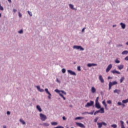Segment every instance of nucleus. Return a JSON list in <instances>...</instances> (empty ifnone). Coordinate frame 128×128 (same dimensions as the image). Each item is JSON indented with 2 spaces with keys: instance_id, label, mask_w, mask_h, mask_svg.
I'll return each mask as SVG.
<instances>
[{
  "instance_id": "obj_59",
  "label": "nucleus",
  "mask_w": 128,
  "mask_h": 128,
  "mask_svg": "<svg viewBox=\"0 0 128 128\" xmlns=\"http://www.w3.org/2000/svg\"><path fill=\"white\" fill-rule=\"evenodd\" d=\"M122 108H124L126 106V105L124 104H122Z\"/></svg>"
},
{
  "instance_id": "obj_49",
  "label": "nucleus",
  "mask_w": 128,
  "mask_h": 128,
  "mask_svg": "<svg viewBox=\"0 0 128 128\" xmlns=\"http://www.w3.org/2000/svg\"><path fill=\"white\" fill-rule=\"evenodd\" d=\"M18 16H20V18H22V14H20V12H18Z\"/></svg>"
},
{
  "instance_id": "obj_21",
  "label": "nucleus",
  "mask_w": 128,
  "mask_h": 128,
  "mask_svg": "<svg viewBox=\"0 0 128 128\" xmlns=\"http://www.w3.org/2000/svg\"><path fill=\"white\" fill-rule=\"evenodd\" d=\"M69 6L70 8H72V10H76V8H74V5L70 4Z\"/></svg>"
},
{
  "instance_id": "obj_26",
  "label": "nucleus",
  "mask_w": 128,
  "mask_h": 128,
  "mask_svg": "<svg viewBox=\"0 0 128 128\" xmlns=\"http://www.w3.org/2000/svg\"><path fill=\"white\" fill-rule=\"evenodd\" d=\"M112 128H118V125H116V124H113L112 125H111Z\"/></svg>"
},
{
  "instance_id": "obj_55",
  "label": "nucleus",
  "mask_w": 128,
  "mask_h": 128,
  "mask_svg": "<svg viewBox=\"0 0 128 128\" xmlns=\"http://www.w3.org/2000/svg\"><path fill=\"white\" fill-rule=\"evenodd\" d=\"M7 114L10 115V111L7 112Z\"/></svg>"
},
{
  "instance_id": "obj_11",
  "label": "nucleus",
  "mask_w": 128,
  "mask_h": 128,
  "mask_svg": "<svg viewBox=\"0 0 128 128\" xmlns=\"http://www.w3.org/2000/svg\"><path fill=\"white\" fill-rule=\"evenodd\" d=\"M111 72H112V74H120V72L116 70H113L112 71H111Z\"/></svg>"
},
{
  "instance_id": "obj_5",
  "label": "nucleus",
  "mask_w": 128,
  "mask_h": 128,
  "mask_svg": "<svg viewBox=\"0 0 128 128\" xmlns=\"http://www.w3.org/2000/svg\"><path fill=\"white\" fill-rule=\"evenodd\" d=\"M112 64H109L106 69V72H108L110 70H112Z\"/></svg>"
},
{
  "instance_id": "obj_42",
  "label": "nucleus",
  "mask_w": 128,
  "mask_h": 128,
  "mask_svg": "<svg viewBox=\"0 0 128 128\" xmlns=\"http://www.w3.org/2000/svg\"><path fill=\"white\" fill-rule=\"evenodd\" d=\"M86 114H93L94 112H86Z\"/></svg>"
},
{
  "instance_id": "obj_39",
  "label": "nucleus",
  "mask_w": 128,
  "mask_h": 128,
  "mask_svg": "<svg viewBox=\"0 0 128 128\" xmlns=\"http://www.w3.org/2000/svg\"><path fill=\"white\" fill-rule=\"evenodd\" d=\"M98 102V97H97L96 100V103Z\"/></svg>"
},
{
  "instance_id": "obj_23",
  "label": "nucleus",
  "mask_w": 128,
  "mask_h": 128,
  "mask_svg": "<svg viewBox=\"0 0 128 128\" xmlns=\"http://www.w3.org/2000/svg\"><path fill=\"white\" fill-rule=\"evenodd\" d=\"M122 104H128V98L126 99L125 100H122Z\"/></svg>"
},
{
  "instance_id": "obj_28",
  "label": "nucleus",
  "mask_w": 128,
  "mask_h": 128,
  "mask_svg": "<svg viewBox=\"0 0 128 128\" xmlns=\"http://www.w3.org/2000/svg\"><path fill=\"white\" fill-rule=\"evenodd\" d=\"M124 80V78L123 76V77H122L120 79V83L122 82Z\"/></svg>"
},
{
  "instance_id": "obj_41",
  "label": "nucleus",
  "mask_w": 128,
  "mask_h": 128,
  "mask_svg": "<svg viewBox=\"0 0 128 128\" xmlns=\"http://www.w3.org/2000/svg\"><path fill=\"white\" fill-rule=\"evenodd\" d=\"M98 118H96L95 119H94V122H98Z\"/></svg>"
},
{
  "instance_id": "obj_4",
  "label": "nucleus",
  "mask_w": 128,
  "mask_h": 128,
  "mask_svg": "<svg viewBox=\"0 0 128 128\" xmlns=\"http://www.w3.org/2000/svg\"><path fill=\"white\" fill-rule=\"evenodd\" d=\"M94 101L90 100V102H88L87 104L85 106L86 108H88V106H94Z\"/></svg>"
},
{
  "instance_id": "obj_61",
  "label": "nucleus",
  "mask_w": 128,
  "mask_h": 128,
  "mask_svg": "<svg viewBox=\"0 0 128 128\" xmlns=\"http://www.w3.org/2000/svg\"><path fill=\"white\" fill-rule=\"evenodd\" d=\"M3 128H6V126H3Z\"/></svg>"
},
{
  "instance_id": "obj_36",
  "label": "nucleus",
  "mask_w": 128,
  "mask_h": 128,
  "mask_svg": "<svg viewBox=\"0 0 128 128\" xmlns=\"http://www.w3.org/2000/svg\"><path fill=\"white\" fill-rule=\"evenodd\" d=\"M54 128H64V126H58L56 127H54Z\"/></svg>"
},
{
  "instance_id": "obj_8",
  "label": "nucleus",
  "mask_w": 128,
  "mask_h": 128,
  "mask_svg": "<svg viewBox=\"0 0 128 128\" xmlns=\"http://www.w3.org/2000/svg\"><path fill=\"white\" fill-rule=\"evenodd\" d=\"M68 74H71L72 76H76V72L72 71V70H68Z\"/></svg>"
},
{
  "instance_id": "obj_51",
  "label": "nucleus",
  "mask_w": 128,
  "mask_h": 128,
  "mask_svg": "<svg viewBox=\"0 0 128 128\" xmlns=\"http://www.w3.org/2000/svg\"><path fill=\"white\" fill-rule=\"evenodd\" d=\"M62 120H66V117L64 116L62 117Z\"/></svg>"
},
{
  "instance_id": "obj_6",
  "label": "nucleus",
  "mask_w": 128,
  "mask_h": 128,
  "mask_svg": "<svg viewBox=\"0 0 128 128\" xmlns=\"http://www.w3.org/2000/svg\"><path fill=\"white\" fill-rule=\"evenodd\" d=\"M76 126H80V128H86V126L82 123L80 122H76Z\"/></svg>"
},
{
  "instance_id": "obj_30",
  "label": "nucleus",
  "mask_w": 128,
  "mask_h": 128,
  "mask_svg": "<svg viewBox=\"0 0 128 128\" xmlns=\"http://www.w3.org/2000/svg\"><path fill=\"white\" fill-rule=\"evenodd\" d=\"M82 118H84L82 117H76L75 118V120H82Z\"/></svg>"
},
{
  "instance_id": "obj_48",
  "label": "nucleus",
  "mask_w": 128,
  "mask_h": 128,
  "mask_svg": "<svg viewBox=\"0 0 128 128\" xmlns=\"http://www.w3.org/2000/svg\"><path fill=\"white\" fill-rule=\"evenodd\" d=\"M77 68H78V70L80 71V66H78Z\"/></svg>"
},
{
  "instance_id": "obj_13",
  "label": "nucleus",
  "mask_w": 128,
  "mask_h": 128,
  "mask_svg": "<svg viewBox=\"0 0 128 128\" xmlns=\"http://www.w3.org/2000/svg\"><path fill=\"white\" fill-rule=\"evenodd\" d=\"M102 104H104V106H105V109L108 110V105H106V100H104L102 102Z\"/></svg>"
},
{
  "instance_id": "obj_14",
  "label": "nucleus",
  "mask_w": 128,
  "mask_h": 128,
  "mask_svg": "<svg viewBox=\"0 0 128 128\" xmlns=\"http://www.w3.org/2000/svg\"><path fill=\"white\" fill-rule=\"evenodd\" d=\"M114 94H120V90L116 89L114 91Z\"/></svg>"
},
{
  "instance_id": "obj_60",
  "label": "nucleus",
  "mask_w": 128,
  "mask_h": 128,
  "mask_svg": "<svg viewBox=\"0 0 128 128\" xmlns=\"http://www.w3.org/2000/svg\"><path fill=\"white\" fill-rule=\"evenodd\" d=\"M9 2H12V0H8Z\"/></svg>"
},
{
  "instance_id": "obj_2",
  "label": "nucleus",
  "mask_w": 128,
  "mask_h": 128,
  "mask_svg": "<svg viewBox=\"0 0 128 128\" xmlns=\"http://www.w3.org/2000/svg\"><path fill=\"white\" fill-rule=\"evenodd\" d=\"M40 116L41 120L42 122H44V120H46L48 119V118L44 114H40Z\"/></svg>"
},
{
  "instance_id": "obj_9",
  "label": "nucleus",
  "mask_w": 128,
  "mask_h": 128,
  "mask_svg": "<svg viewBox=\"0 0 128 128\" xmlns=\"http://www.w3.org/2000/svg\"><path fill=\"white\" fill-rule=\"evenodd\" d=\"M87 66L88 68H90L91 66H96L97 64H88Z\"/></svg>"
},
{
  "instance_id": "obj_50",
  "label": "nucleus",
  "mask_w": 128,
  "mask_h": 128,
  "mask_svg": "<svg viewBox=\"0 0 128 128\" xmlns=\"http://www.w3.org/2000/svg\"><path fill=\"white\" fill-rule=\"evenodd\" d=\"M39 92H44V89H40V90H39Z\"/></svg>"
},
{
  "instance_id": "obj_43",
  "label": "nucleus",
  "mask_w": 128,
  "mask_h": 128,
  "mask_svg": "<svg viewBox=\"0 0 128 128\" xmlns=\"http://www.w3.org/2000/svg\"><path fill=\"white\" fill-rule=\"evenodd\" d=\"M62 72H63V74L66 72V70L64 68L62 69Z\"/></svg>"
},
{
  "instance_id": "obj_3",
  "label": "nucleus",
  "mask_w": 128,
  "mask_h": 128,
  "mask_svg": "<svg viewBox=\"0 0 128 128\" xmlns=\"http://www.w3.org/2000/svg\"><path fill=\"white\" fill-rule=\"evenodd\" d=\"M73 48H76V50H84V49L81 46H74Z\"/></svg>"
},
{
  "instance_id": "obj_17",
  "label": "nucleus",
  "mask_w": 128,
  "mask_h": 128,
  "mask_svg": "<svg viewBox=\"0 0 128 128\" xmlns=\"http://www.w3.org/2000/svg\"><path fill=\"white\" fill-rule=\"evenodd\" d=\"M120 122L121 124V128H126V127H124V121L120 120Z\"/></svg>"
},
{
  "instance_id": "obj_27",
  "label": "nucleus",
  "mask_w": 128,
  "mask_h": 128,
  "mask_svg": "<svg viewBox=\"0 0 128 128\" xmlns=\"http://www.w3.org/2000/svg\"><path fill=\"white\" fill-rule=\"evenodd\" d=\"M128 50H124L123 52H122V54H128Z\"/></svg>"
},
{
  "instance_id": "obj_52",
  "label": "nucleus",
  "mask_w": 128,
  "mask_h": 128,
  "mask_svg": "<svg viewBox=\"0 0 128 128\" xmlns=\"http://www.w3.org/2000/svg\"><path fill=\"white\" fill-rule=\"evenodd\" d=\"M56 82H58V84H60V81L58 80V78H56Z\"/></svg>"
},
{
  "instance_id": "obj_44",
  "label": "nucleus",
  "mask_w": 128,
  "mask_h": 128,
  "mask_svg": "<svg viewBox=\"0 0 128 128\" xmlns=\"http://www.w3.org/2000/svg\"><path fill=\"white\" fill-rule=\"evenodd\" d=\"M24 32V30H21L20 31L18 32L19 34H22Z\"/></svg>"
},
{
  "instance_id": "obj_45",
  "label": "nucleus",
  "mask_w": 128,
  "mask_h": 128,
  "mask_svg": "<svg viewBox=\"0 0 128 128\" xmlns=\"http://www.w3.org/2000/svg\"><path fill=\"white\" fill-rule=\"evenodd\" d=\"M36 88L40 91V86H36Z\"/></svg>"
},
{
  "instance_id": "obj_18",
  "label": "nucleus",
  "mask_w": 128,
  "mask_h": 128,
  "mask_svg": "<svg viewBox=\"0 0 128 128\" xmlns=\"http://www.w3.org/2000/svg\"><path fill=\"white\" fill-rule=\"evenodd\" d=\"M118 70H122V68H124V65L123 64H121V65H120L118 66Z\"/></svg>"
},
{
  "instance_id": "obj_24",
  "label": "nucleus",
  "mask_w": 128,
  "mask_h": 128,
  "mask_svg": "<svg viewBox=\"0 0 128 128\" xmlns=\"http://www.w3.org/2000/svg\"><path fill=\"white\" fill-rule=\"evenodd\" d=\"M20 122H22V124H26V122L22 119H20Z\"/></svg>"
},
{
  "instance_id": "obj_25",
  "label": "nucleus",
  "mask_w": 128,
  "mask_h": 128,
  "mask_svg": "<svg viewBox=\"0 0 128 128\" xmlns=\"http://www.w3.org/2000/svg\"><path fill=\"white\" fill-rule=\"evenodd\" d=\"M52 126H58V122H51Z\"/></svg>"
},
{
  "instance_id": "obj_40",
  "label": "nucleus",
  "mask_w": 128,
  "mask_h": 128,
  "mask_svg": "<svg viewBox=\"0 0 128 128\" xmlns=\"http://www.w3.org/2000/svg\"><path fill=\"white\" fill-rule=\"evenodd\" d=\"M104 126H106V123L104 122H102V125Z\"/></svg>"
},
{
  "instance_id": "obj_54",
  "label": "nucleus",
  "mask_w": 128,
  "mask_h": 128,
  "mask_svg": "<svg viewBox=\"0 0 128 128\" xmlns=\"http://www.w3.org/2000/svg\"><path fill=\"white\" fill-rule=\"evenodd\" d=\"M108 80H112V77H110V76H108Z\"/></svg>"
},
{
  "instance_id": "obj_20",
  "label": "nucleus",
  "mask_w": 128,
  "mask_h": 128,
  "mask_svg": "<svg viewBox=\"0 0 128 128\" xmlns=\"http://www.w3.org/2000/svg\"><path fill=\"white\" fill-rule=\"evenodd\" d=\"M100 114H104V108H100Z\"/></svg>"
},
{
  "instance_id": "obj_62",
  "label": "nucleus",
  "mask_w": 128,
  "mask_h": 128,
  "mask_svg": "<svg viewBox=\"0 0 128 128\" xmlns=\"http://www.w3.org/2000/svg\"><path fill=\"white\" fill-rule=\"evenodd\" d=\"M114 26H116V25H113V28H114Z\"/></svg>"
},
{
  "instance_id": "obj_46",
  "label": "nucleus",
  "mask_w": 128,
  "mask_h": 128,
  "mask_svg": "<svg viewBox=\"0 0 128 128\" xmlns=\"http://www.w3.org/2000/svg\"><path fill=\"white\" fill-rule=\"evenodd\" d=\"M122 102H118V106H122Z\"/></svg>"
},
{
  "instance_id": "obj_1",
  "label": "nucleus",
  "mask_w": 128,
  "mask_h": 128,
  "mask_svg": "<svg viewBox=\"0 0 128 128\" xmlns=\"http://www.w3.org/2000/svg\"><path fill=\"white\" fill-rule=\"evenodd\" d=\"M54 92H58L59 93V95L60 96H61V98H62L64 100H66V98L64 96V95H62V94H65V96L66 94V92L64 91V90H60L58 89H56L54 90ZM62 92V93H60Z\"/></svg>"
},
{
  "instance_id": "obj_38",
  "label": "nucleus",
  "mask_w": 128,
  "mask_h": 128,
  "mask_svg": "<svg viewBox=\"0 0 128 128\" xmlns=\"http://www.w3.org/2000/svg\"><path fill=\"white\" fill-rule=\"evenodd\" d=\"M115 62H116V64H120V62L118 60H115Z\"/></svg>"
},
{
  "instance_id": "obj_15",
  "label": "nucleus",
  "mask_w": 128,
  "mask_h": 128,
  "mask_svg": "<svg viewBox=\"0 0 128 128\" xmlns=\"http://www.w3.org/2000/svg\"><path fill=\"white\" fill-rule=\"evenodd\" d=\"M36 108L37 110L40 112H42V108H40V106L37 105L36 106Z\"/></svg>"
},
{
  "instance_id": "obj_63",
  "label": "nucleus",
  "mask_w": 128,
  "mask_h": 128,
  "mask_svg": "<svg viewBox=\"0 0 128 128\" xmlns=\"http://www.w3.org/2000/svg\"><path fill=\"white\" fill-rule=\"evenodd\" d=\"M2 17V14L0 13V18Z\"/></svg>"
},
{
  "instance_id": "obj_16",
  "label": "nucleus",
  "mask_w": 128,
  "mask_h": 128,
  "mask_svg": "<svg viewBox=\"0 0 128 128\" xmlns=\"http://www.w3.org/2000/svg\"><path fill=\"white\" fill-rule=\"evenodd\" d=\"M42 126H50V124L47 122H44L42 124Z\"/></svg>"
},
{
  "instance_id": "obj_10",
  "label": "nucleus",
  "mask_w": 128,
  "mask_h": 128,
  "mask_svg": "<svg viewBox=\"0 0 128 128\" xmlns=\"http://www.w3.org/2000/svg\"><path fill=\"white\" fill-rule=\"evenodd\" d=\"M95 106L96 108H100V104L99 102L96 103Z\"/></svg>"
},
{
  "instance_id": "obj_57",
  "label": "nucleus",
  "mask_w": 128,
  "mask_h": 128,
  "mask_svg": "<svg viewBox=\"0 0 128 128\" xmlns=\"http://www.w3.org/2000/svg\"><path fill=\"white\" fill-rule=\"evenodd\" d=\"M84 30H86V28H83L82 30V32H84Z\"/></svg>"
},
{
  "instance_id": "obj_7",
  "label": "nucleus",
  "mask_w": 128,
  "mask_h": 128,
  "mask_svg": "<svg viewBox=\"0 0 128 128\" xmlns=\"http://www.w3.org/2000/svg\"><path fill=\"white\" fill-rule=\"evenodd\" d=\"M98 79L99 80H100V82H102V84H104V78H102V75L99 76Z\"/></svg>"
},
{
  "instance_id": "obj_58",
  "label": "nucleus",
  "mask_w": 128,
  "mask_h": 128,
  "mask_svg": "<svg viewBox=\"0 0 128 128\" xmlns=\"http://www.w3.org/2000/svg\"><path fill=\"white\" fill-rule=\"evenodd\" d=\"M111 88H112V86H110V85H109L108 90H111Z\"/></svg>"
},
{
  "instance_id": "obj_53",
  "label": "nucleus",
  "mask_w": 128,
  "mask_h": 128,
  "mask_svg": "<svg viewBox=\"0 0 128 128\" xmlns=\"http://www.w3.org/2000/svg\"><path fill=\"white\" fill-rule=\"evenodd\" d=\"M124 60H128V56H126V57L124 58Z\"/></svg>"
},
{
  "instance_id": "obj_47",
  "label": "nucleus",
  "mask_w": 128,
  "mask_h": 128,
  "mask_svg": "<svg viewBox=\"0 0 128 128\" xmlns=\"http://www.w3.org/2000/svg\"><path fill=\"white\" fill-rule=\"evenodd\" d=\"M109 86H114V84H112V82H110L109 83Z\"/></svg>"
},
{
  "instance_id": "obj_37",
  "label": "nucleus",
  "mask_w": 128,
  "mask_h": 128,
  "mask_svg": "<svg viewBox=\"0 0 128 128\" xmlns=\"http://www.w3.org/2000/svg\"><path fill=\"white\" fill-rule=\"evenodd\" d=\"M107 104H112V100H109L107 101Z\"/></svg>"
},
{
  "instance_id": "obj_56",
  "label": "nucleus",
  "mask_w": 128,
  "mask_h": 128,
  "mask_svg": "<svg viewBox=\"0 0 128 128\" xmlns=\"http://www.w3.org/2000/svg\"><path fill=\"white\" fill-rule=\"evenodd\" d=\"M13 12H16V10L13 9Z\"/></svg>"
},
{
  "instance_id": "obj_64",
  "label": "nucleus",
  "mask_w": 128,
  "mask_h": 128,
  "mask_svg": "<svg viewBox=\"0 0 128 128\" xmlns=\"http://www.w3.org/2000/svg\"><path fill=\"white\" fill-rule=\"evenodd\" d=\"M126 44L128 46V42L126 43Z\"/></svg>"
},
{
  "instance_id": "obj_29",
  "label": "nucleus",
  "mask_w": 128,
  "mask_h": 128,
  "mask_svg": "<svg viewBox=\"0 0 128 128\" xmlns=\"http://www.w3.org/2000/svg\"><path fill=\"white\" fill-rule=\"evenodd\" d=\"M48 98L49 100H50V98H52V94L50 92V93H48Z\"/></svg>"
},
{
  "instance_id": "obj_12",
  "label": "nucleus",
  "mask_w": 128,
  "mask_h": 128,
  "mask_svg": "<svg viewBox=\"0 0 128 128\" xmlns=\"http://www.w3.org/2000/svg\"><path fill=\"white\" fill-rule=\"evenodd\" d=\"M91 92L92 94H94V92H96V89L94 87L92 86V88H91Z\"/></svg>"
},
{
  "instance_id": "obj_31",
  "label": "nucleus",
  "mask_w": 128,
  "mask_h": 128,
  "mask_svg": "<svg viewBox=\"0 0 128 128\" xmlns=\"http://www.w3.org/2000/svg\"><path fill=\"white\" fill-rule=\"evenodd\" d=\"M28 14L30 16H32V12H30V11H28Z\"/></svg>"
},
{
  "instance_id": "obj_19",
  "label": "nucleus",
  "mask_w": 128,
  "mask_h": 128,
  "mask_svg": "<svg viewBox=\"0 0 128 128\" xmlns=\"http://www.w3.org/2000/svg\"><path fill=\"white\" fill-rule=\"evenodd\" d=\"M120 24L123 30L126 28V24H124L121 22Z\"/></svg>"
},
{
  "instance_id": "obj_35",
  "label": "nucleus",
  "mask_w": 128,
  "mask_h": 128,
  "mask_svg": "<svg viewBox=\"0 0 128 128\" xmlns=\"http://www.w3.org/2000/svg\"><path fill=\"white\" fill-rule=\"evenodd\" d=\"M0 10H4V7L0 4Z\"/></svg>"
},
{
  "instance_id": "obj_32",
  "label": "nucleus",
  "mask_w": 128,
  "mask_h": 128,
  "mask_svg": "<svg viewBox=\"0 0 128 128\" xmlns=\"http://www.w3.org/2000/svg\"><path fill=\"white\" fill-rule=\"evenodd\" d=\"M112 84L113 86H114V84H118V82H116V81H114V82H112Z\"/></svg>"
},
{
  "instance_id": "obj_34",
  "label": "nucleus",
  "mask_w": 128,
  "mask_h": 128,
  "mask_svg": "<svg viewBox=\"0 0 128 128\" xmlns=\"http://www.w3.org/2000/svg\"><path fill=\"white\" fill-rule=\"evenodd\" d=\"M100 112V110H97V111L95 112L94 113V115L96 116V114H98Z\"/></svg>"
},
{
  "instance_id": "obj_33",
  "label": "nucleus",
  "mask_w": 128,
  "mask_h": 128,
  "mask_svg": "<svg viewBox=\"0 0 128 128\" xmlns=\"http://www.w3.org/2000/svg\"><path fill=\"white\" fill-rule=\"evenodd\" d=\"M45 92H46V94H48L50 93V92H48V88H45Z\"/></svg>"
},
{
  "instance_id": "obj_22",
  "label": "nucleus",
  "mask_w": 128,
  "mask_h": 128,
  "mask_svg": "<svg viewBox=\"0 0 128 128\" xmlns=\"http://www.w3.org/2000/svg\"><path fill=\"white\" fill-rule=\"evenodd\" d=\"M97 124L98 126V128H101L102 126V122H101V123L98 122V123H97Z\"/></svg>"
}]
</instances>
